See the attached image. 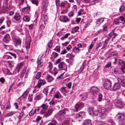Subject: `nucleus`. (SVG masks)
Masks as SVG:
<instances>
[{"label": "nucleus", "mask_w": 125, "mask_h": 125, "mask_svg": "<svg viewBox=\"0 0 125 125\" xmlns=\"http://www.w3.org/2000/svg\"><path fill=\"white\" fill-rule=\"evenodd\" d=\"M30 9V7L28 6L26 7H25L22 9V11L24 12H26L27 10H29Z\"/></svg>", "instance_id": "42"}, {"label": "nucleus", "mask_w": 125, "mask_h": 125, "mask_svg": "<svg viewBox=\"0 0 125 125\" xmlns=\"http://www.w3.org/2000/svg\"><path fill=\"white\" fill-rule=\"evenodd\" d=\"M89 114L92 116L94 115V112L92 109L91 108H88L87 110Z\"/></svg>", "instance_id": "34"}, {"label": "nucleus", "mask_w": 125, "mask_h": 125, "mask_svg": "<svg viewBox=\"0 0 125 125\" xmlns=\"http://www.w3.org/2000/svg\"><path fill=\"white\" fill-rule=\"evenodd\" d=\"M53 43L52 41H50L48 43V46L49 48L51 47Z\"/></svg>", "instance_id": "60"}, {"label": "nucleus", "mask_w": 125, "mask_h": 125, "mask_svg": "<svg viewBox=\"0 0 125 125\" xmlns=\"http://www.w3.org/2000/svg\"><path fill=\"white\" fill-rule=\"evenodd\" d=\"M119 64L123 66V67L125 66V63L124 61L122 60H120L118 62Z\"/></svg>", "instance_id": "38"}, {"label": "nucleus", "mask_w": 125, "mask_h": 125, "mask_svg": "<svg viewBox=\"0 0 125 125\" xmlns=\"http://www.w3.org/2000/svg\"><path fill=\"white\" fill-rule=\"evenodd\" d=\"M73 50L74 51L77 53H79L80 51V49L76 47H74L73 49Z\"/></svg>", "instance_id": "45"}, {"label": "nucleus", "mask_w": 125, "mask_h": 125, "mask_svg": "<svg viewBox=\"0 0 125 125\" xmlns=\"http://www.w3.org/2000/svg\"><path fill=\"white\" fill-rule=\"evenodd\" d=\"M70 35L69 33L66 34L62 36L60 38V40L62 41L64 40L66 38H67L68 36Z\"/></svg>", "instance_id": "26"}, {"label": "nucleus", "mask_w": 125, "mask_h": 125, "mask_svg": "<svg viewBox=\"0 0 125 125\" xmlns=\"http://www.w3.org/2000/svg\"><path fill=\"white\" fill-rule=\"evenodd\" d=\"M52 71H53V74L55 75H56L58 72V70L56 67H54V68L53 70Z\"/></svg>", "instance_id": "43"}, {"label": "nucleus", "mask_w": 125, "mask_h": 125, "mask_svg": "<svg viewBox=\"0 0 125 125\" xmlns=\"http://www.w3.org/2000/svg\"><path fill=\"white\" fill-rule=\"evenodd\" d=\"M14 113L12 112H11L10 113H7L6 115V116L7 117L10 116L11 115H13Z\"/></svg>", "instance_id": "57"}, {"label": "nucleus", "mask_w": 125, "mask_h": 125, "mask_svg": "<svg viewBox=\"0 0 125 125\" xmlns=\"http://www.w3.org/2000/svg\"><path fill=\"white\" fill-rule=\"evenodd\" d=\"M58 67L59 69H65L64 67H65L66 68H67L65 64L63 62H62L60 63L58 65Z\"/></svg>", "instance_id": "13"}, {"label": "nucleus", "mask_w": 125, "mask_h": 125, "mask_svg": "<svg viewBox=\"0 0 125 125\" xmlns=\"http://www.w3.org/2000/svg\"><path fill=\"white\" fill-rule=\"evenodd\" d=\"M111 62H107L106 65L105 66V68H108L111 67Z\"/></svg>", "instance_id": "48"}, {"label": "nucleus", "mask_w": 125, "mask_h": 125, "mask_svg": "<svg viewBox=\"0 0 125 125\" xmlns=\"http://www.w3.org/2000/svg\"><path fill=\"white\" fill-rule=\"evenodd\" d=\"M41 72H38L36 74L35 78L37 79H39L41 76Z\"/></svg>", "instance_id": "41"}, {"label": "nucleus", "mask_w": 125, "mask_h": 125, "mask_svg": "<svg viewBox=\"0 0 125 125\" xmlns=\"http://www.w3.org/2000/svg\"><path fill=\"white\" fill-rule=\"evenodd\" d=\"M107 111V110L104 107H103L101 115H104V114H105V113Z\"/></svg>", "instance_id": "50"}, {"label": "nucleus", "mask_w": 125, "mask_h": 125, "mask_svg": "<svg viewBox=\"0 0 125 125\" xmlns=\"http://www.w3.org/2000/svg\"><path fill=\"white\" fill-rule=\"evenodd\" d=\"M92 21V20L90 19L88 20V23L85 24V27H87L89 26L90 25V23L89 22H91Z\"/></svg>", "instance_id": "61"}, {"label": "nucleus", "mask_w": 125, "mask_h": 125, "mask_svg": "<svg viewBox=\"0 0 125 125\" xmlns=\"http://www.w3.org/2000/svg\"><path fill=\"white\" fill-rule=\"evenodd\" d=\"M6 71L7 73V74L8 75H11L13 74L14 73L13 72H10V70L8 69H6L5 70Z\"/></svg>", "instance_id": "49"}, {"label": "nucleus", "mask_w": 125, "mask_h": 125, "mask_svg": "<svg viewBox=\"0 0 125 125\" xmlns=\"http://www.w3.org/2000/svg\"><path fill=\"white\" fill-rule=\"evenodd\" d=\"M8 7L6 8L4 7H2L1 8L2 12L4 13H5L7 11V9Z\"/></svg>", "instance_id": "44"}, {"label": "nucleus", "mask_w": 125, "mask_h": 125, "mask_svg": "<svg viewBox=\"0 0 125 125\" xmlns=\"http://www.w3.org/2000/svg\"><path fill=\"white\" fill-rule=\"evenodd\" d=\"M83 125H91V121L90 120H87L84 121Z\"/></svg>", "instance_id": "32"}, {"label": "nucleus", "mask_w": 125, "mask_h": 125, "mask_svg": "<svg viewBox=\"0 0 125 125\" xmlns=\"http://www.w3.org/2000/svg\"><path fill=\"white\" fill-rule=\"evenodd\" d=\"M85 113L84 112H79L77 115V117H83L85 116Z\"/></svg>", "instance_id": "28"}, {"label": "nucleus", "mask_w": 125, "mask_h": 125, "mask_svg": "<svg viewBox=\"0 0 125 125\" xmlns=\"http://www.w3.org/2000/svg\"><path fill=\"white\" fill-rule=\"evenodd\" d=\"M104 21V19L103 18H101L98 19L97 20L96 22L97 26H99Z\"/></svg>", "instance_id": "20"}, {"label": "nucleus", "mask_w": 125, "mask_h": 125, "mask_svg": "<svg viewBox=\"0 0 125 125\" xmlns=\"http://www.w3.org/2000/svg\"><path fill=\"white\" fill-rule=\"evenodd\" d=\"M29 89V88L27 89L24 93L20 97V98L22 99H24L27 96L28 94Z\"/></svg>", "instance_id": "15"}, {"label": "nucleus", "mask_w": 125, "mask_h": 125, "mask_svg": "<svg viewBox=\"0 0 125 125\" xmlns=\"http://www.w3.org/2000/svg\"><path fill=\"white\" fill-rule=\"evenodd\" d=\"M32 94H30L29 95L28 99V101L29 102H32Z\"/></svg>", "instance_id": "46"}, {"label": "nucleus", "mask_w": 125, "mask_h": 125, "mask_svg": "<svg viewBox=\"0 0 125 125\" xmlns=\"http://www.w3.org/2000/svg\"><path fill=\"white\" fill-rule=\"evenodd\" d=\"M26 69V67H24L23 68L20 76V77L21 79L22 78H23V76H24V74H25Z\"/></svg>", "instance_id": "30"}, {"label": "nucleus", "mask_w": 125, "mask_h": 125, "mask_svg": "<svg viewBox=\"0 0 125 125\" xmlns=\"http://www.w3.org/2000/svg\"><path fill=\"white\" fill-rule=\"evenodd\" d=\"M74 15V12L72 11L69 13L68 14V16L70 17H72Z\"/></svg>", "instance_id": "53"}, {"label": "nucleus", "mask_w": 125, "mask_h": 125, "mask_svg": "<svg viewBox=\"0 0 125 125\" xmlns=\"http://www.w3.org/2000/svg\"><path fill=\"white\" fill-rule=\"evenodd\" d=\"M116 116L117 117H124L125 116V114L121 113H118Z\"/></svg>", "instance_id": "39"}, {"label": "nucleus", "mask_w": 125, "mask_h": 125, "mask_svg": "<svg viewBox=\"0 0 125 125\" xmlns=\"http://www.w3.org/2000/svg\"><path fill=\"white\" fill-rule=\"evenodd\" d=\"M32 3L35 4L36 6H37L38 4V2L37 0H31V1Z\"/></svg>", "instance_id": "47"}, {"label": "nucleus", "mask_w": 125, "mask_h": 125, "mask_svg": "<svg viewBox=\"0 0 125 125\" xmlns=\"http://www.w3.org/2000/svg\"><path fill=\"white\" fill-rule=\"evenodd\" d=\"M23 20L24 21L28 22L30 21V18L29 16L26 15L23 17Z\"/></svg>", "instance_id": "23"}, {"label": "nucleus", "mask_w": 125, "mask_h": 125, "mask_svg": "<svg viewBox=\"0 0 125 125\" xmlns=\"http://www.w3.org/2000/svg\"><path fill=\"white\" fill-rule=\"evenodd\" d=\"M65 111L64 110H62L60 111L58 114V115L63 116L65 115Z\"/></svg>", "instance_id": "24"}, {"label": "nucleus", "mask_w": 125, "mask_h": 125, "mask_svg": "<svg viewBox=\"0 0 125 125\" xmlns=\"http://www.w3.org/2000/svg\"><path fill=\"white\" fill-rule=\"evenodd\" d=\"M23 66V62L18 64L17 66V69L18 72H19L20 69L21 68V67H22Z\"/></svg>", "instance_id": "31"}, {"label": "nucleus", "mask_w": 125, "mask_h": 125, "mask_svg": "<svg viewBox=\"0 0 125 125\" xmlns=\"http://www.w3.org/2000/svg\"><path fill=\"white\" fill-rule=\"evenodd\" d=\"M102 95L101 94H100L98 95V101L100 102L102 100Z\"/></svg>", "instance_id": "54"}, {"label": "nucleus", "mask_w": 125, "mask_h": 125, "mask_svg": "<svg viewBox=\"0 0 125 125\" xmlns=\"http://www.w3.org/2000/svg\"><path fill=\"white\" fill-rule=\"evenodd\" d=\"M79 96L81 97V99L82 101H84L87 98V95L85 94H80Z\"/></svg>", "instance_id": "27"}, {"label": "nucleus", "mask_w": 125, "mask_h": 125, "mask_svg": "<svg viewBox=\"0 0 125 125\" xmlns=\"http://www.w3.org/2000/svg\"><path fill=\"white\" fill-rule=\"evenodd\" d=\"M53 67L52 65L50 64L49 65V66L48 67L49 69V72L52 74L53 73V71H52V69Z\"/></svg>", "instance_id": "37"}, {"label": "nucleus", "mask_w": 125, "mask_h": 125, "mask_svg": "<svg viewBox=\"0 0 125 125\" xmlns=\"http://www.w3.org/2000/svg\"><path fill=\"white\" fill-rule=\"evenodd\" d=\"M110 72L112 73H115L116 75H119L121 74L119 72V69L117 68H113L111 70Z\"/></svg>", "instance_id": "6"}, {"label": "nucleus", "mask_w": 125, "mask_h": 125, "mask_svg": "<svg viewBox=\"0 0 125 125\" xmlns=\"http://www.w3.org/2000/svg\"><path fill=\"white\" fill-rule=\"evenodd\" d=\"M20 18L21 16L20 14L17 13H15L13 18V19L16 21H20Z\"/></svg>", "instance_id": "16"}, {"label": "nucleus", "mask_w": 125, "mask_h": 125, "mask_svg": "<svg viewBox=\"0 0 125 125\" xmlns=\"http://www.w3.org/2000/svg\"><path fill=\"white\" fill-rule=\"evenodd\" d=\"M36 111V109H35L34 110H32L29 113V115L30 116H32L34 114H35Z\"/></svg>", "instance_id": "33"}, {"label": "nucleus", "mask_w": 125, "mask_h": 125, "mask_svg": "<svg viewBox=\"0 0 125 125\" xmlns=\"http://www.w3.org/2000/svg\"><path fill=\"white\" fill-rule=\"evenodd\" d=\"M108 39H106L104 42L98 43L96 47V48L98 49L101 47L100 49H102L105 48L107 45V44L108 42Z\"/></svg>", "instance_id": "4"}, {"label": "nucleus", "mask_w": 125, "mask_h": 125, "mask_svg": "<svg viewBox=\"0 0 125 125\" xmlns=\"http://www.w3.org/2000/svg\"><path fill=\"white\" fill-rule=\"evenodd\" d=\"M84 104L82 102H78L75 106L76 111L78 112L84 106Z\"/></svg>", "instance_id": "5"}, {"label": "nucleus", "mask_w": 125, "mask_h": 125, "mask_svg": "<svg viewBox=\"0 0 125 125\" xmlns=\"http://www.w3.org/2000/svg\"><path fill=\"white\" fill-rule=\"evenodd\" d=\"M48 2L47 0L43 1L42 3L43 6V10H46L47 9L48 6Z\"/></svg>", "instance_id": "14"}, {"label": "nucleus", "mask_w": 125, "mask_h": 125, "mask_svg": "<svg viewBox=\"0 0 125 125\" xmlns=\"http://www.w3.org/2000/svg\"><path fill=\"white\" fill-rule=\"evenodd\" d=\"M53 110V109L52 108L49 109L45 115V116L46 117H48L51 115Z\"/></svg>", "instance_id": "17"}, {"label": "nucleus", "mask_w": 125, "mask_h": 125, "mask_svg": "<svg viewBox=\"0 0 125 125\" xmlns=\"http://www.w3.org/2000/svg\"><path fill=\"white\" fill-rule=\"evenodd\" d=\"M41 107L43 109L45 110H46L48 109V106L47 105L44 104H42L41 106Z\"/></svg>", "instance_id": "40"}, {"label": "nucleus", "mask_w": 125, "mask_h": 125, "mask_svg": "<svg viewBox=\"0 0 125 125\" xmlns=\"http://www.w3.org/2000/svg\"><path fill=\"white\" fill-rule=\"evenodd\" d=\"M60 90L61 92L64 94L67 93L69 91L67 87L64 86L62 87L60 89Z\"/></svg>", "instance_id": "7"}, {"label": "nucleus", "mask_w": 125, "mask_h": 125, "mask_svg": "<svg viewBox=\"0 0 125 125\" xmlns=\"http://www.w3.org/2000/svg\"><path fill=\"white\" fill-rule=\"evenodd\" d=\"M59 20L62 22H66L68 21L69 19L66 16H60Z\"/></svg>", "instance_id": "9"}, {"label": "nucleus", "mask_w": 125, "mask_h": 125, "mask_svg": "<svg viewBox=\"0 0 125 125\" xmlns=\"http://www.w3.org/2000/svg\"><path fill=\"white\" fill-rule=\"evenodd\" d=\"M107 28L106 25H104L103 26V31L104 32L107 30Z\"/></svg>", "instance_id": "59"}, {"label": "nucleus", "mask_w": 125, "mask_h": 125, "mask_svg": "<svg viewBox=\"0 0 125 125\" xmlns=\"http://www.w3.org/2000/svg\"><path fill=\"white\" fill-rule=\"evenodd\" d=\"M46 83V82L44 79H40L39 80L37 84L41 87L42 85H43Z\"/></svg>", "instance_id": "12"}, {"label": "nucleus", "mask_w": 125, "mask_h": 125, "mask_svg": "<svg viewBox=\"0 0 125 125\" xmlns=\"http://www.w3.org/2000/svg\"><path fill=\"white\" fill-rule=\"evenodd\" d=\"M8 63L10 66L11 67H13L14 66V64L13 61H9Z\"/></svg>", "instance_id": "52"}, {"label": "nucleus", "mask_w": 125, "mask_h": 125, "mask_svg": "<svg viewBox=\"0 0 125 125\" xmlns=\"http://www.w3.org/2000/svg\"><path fill=\"white\" fill-rule=\"evenodd\" d=\"M119 76L118 75L117 76V78L118 82L120 83L123 87H125V77L122 75Z\"/></svg>", "instance_id": "3"}, {"label": "nucleus", "mask_w": 125, "mask_h": 125, "mask_svg": "<svg viewBox=\"0 0 125 125\" xmlns=\"http://www.w3.org/2000/svg\"><path fill=\"white\" fill-rule=\"evenodd\" d=\"M117 53V52L116 51H114V52H112L108 56V58L109 59H110L111 58L116 55Z\"/></svg>", "instance_id": "29"}, {"label": "nucleus", "mask_w": 125, "mask_h": 125, "mask_svg": "<svg viewBox=\"0 0 125 125\" xmlns=\"http://www.w3.org/2000/svg\"><path fill=\"white\" fill-rule=\"evenodd\" d=\"M54 99H53L50 102L49 104L50 105H53L55 104L56 102L53 101Z\"/></svg>", "instance_id": "63"}, {"label": "nucleus", "mask_w": 125, "mask_h": 125, "mask_svg": "<svg viewBox=\"0 0 125 125\" xmlns=\"http://www.w3.org/2000/svg\"><path fill=\"white\" fill-rule=\"evenodd\" d=\"M125 9V7L123 6H121L119 9V12H122Z\"/></svg>", "instance_id": "51"}, {"label": "nucleus", "mask_w": 125, "mask_h": 125, "mask_svg": "<svg viewBox=\"0 0 125 125\" xmlns=\"http://www.w3.org/2000/svg\"><path fill=\"white\" fill-rule=\"evenodd\" d=\"M11 108V105L10 104L8 103L7 104L6 107V110H8L10 109Z\"/></svg>", "instance_id": "58"}, {"label": "nucleus", "mask_w": 125, "mask_h": 125, "mask_svg": "<svg viewBox=\"0 0 125 125\" xmlns=\"http://www.w3.org/2000/svg\"><path fill=\"white\" fill-rule=\"evenodd\" d=\"M124 105V103H122L120 101L117 100H116V106L117 108L121 109L123 107Z\"/></svg>", "instance_id": "10"}, {"label": "nucleus", "mask_w": 125, "mask_h": 125, "mask_svg": "<svg viewBox=\"0 0 125 125\" xmlns=\"http://www.w3.org/2000/svg\"><path fill=\"white\" fill-rule=\"evenodd\" d=\"M62 125H69V121L67 120L65 121L62 123Z\"/></svg>", "instance_id": "56"}, {"label": "nucleus", "mask_w": 125, "mask_h": 125, "mask_svg": "<svg viewBox=\"0 0 125 125\" xmlns=\"http://www.w3.org/2000/svg\"><path fill=\"white\" fill-rule=\"evenodd\" d=\"M26 116L24 114V113L22 112H21L20 114L19 117H26Z\"/></svg>", "instance_id": "62"}, {"label": "nucleus", "mask_w": 125, "mask_h": 125, "mask_svg": "<svg viewBox=\"0 0 125 125\" xmlns=\"http://www.w3.org/2000/svg\"><path fill=\"white\" fill-rule=\"evenodd\" d=\"M91 92L93 93L94 95L96 94L99 92V89L97 87H92L91 88Z\"/></svg>", "instance_id": "8"}, {"label": "nucleus", "mask_w": 125, "mask_h": 125, "mask_svg": "<svg viewBox=\"0 0 125 125\" xmlns=\"http://www.w3.org/2000/svg\"><path fill=\"white\" fill-rule=\"evenodd\" d=\"M42 95L41 93L37 94L35 98V100H40L42 99Z\"/></svg>", "instance_id": "18"}, {"label": "nucleus", "mask_w": 125, "mask_h": 125, "mask_svg": "<svg viewBox=\"0 0 125 125\" xmlns=\"http://www.w3.org/2000/svg\"><path fill=\"white\" fill-rule=\"evenodd\" d=\"M15 44L17 45H20L21 43V41L20 39L18 38H15L14 40Z\"/></svg>", "instance_id": "22"}, {"label": "nucleus", "mask_w": 125, "mask_h": 125, "mask_svg": "<svg viewBox=\"0 0 125 125\" xmlns=\"http://www.w3.org/2000/svg\"><path fill=\"white\" fill-rule=\"evenodd\" d=\"M10 40V36L8 34H6L4 37V40L6 42H8Z\"/></svg>", "instance_id": "21"}, {"label": "nucleus", "mask_w": 125, "mask_h": 125, "mask_svg": "<svg viewBox=\"0 0 125 125\" xmlns=\"http://www.w3.org/2000/svg\"><path fill=\"white\" fill-rule=\"evenodd\" d=\"M75 57V55L72 54H70V56L69 57V59L70 60H73V58Z\"/></svg>", "instance_id": "55"}, {"label": "nucleus", "mask_w": 125, "mask_h": 125, "mask_svg": "<svg viewBox=\"0 0 125 125\" xmlns=\"http://www.w3.org/2000/svg\"><path fill=\"white\" fill-rule=\"evenodd\" d=\"M30 42H27L26 44V48L28 49L30 48Z\"/></svg>", "instance_id": "64"}, {"label": "nucleus", "mask_w": 125, "mask_h": 125, "mask_svg": "<svg viewBox=\"0 0 125 125\" xmlns=\"http://www.w3.org/2000/svg\"><path fill=\"white\" fill-rule=\"evenodd\" d=\"M120 87V86L119 83H115L113 86V90L114 91H116L119 89Z\"/></svg>", "instance_id": "19"}, {"label": "nucleus", "mask_w": 125, "mask_h": 125, "mask_svg": "<svg viewBox=\"0 0 125 125\" xmlns=\"http://www.w3.org/2000/svg\"><path fill=\"white\" fill-rule=\"evenodd\" d=\"M57 123L56 121L55 120H54L49 123L47 125H55L57 124Z\"/></svg>", "instance_id": "35"}, {"label": "nucleus", "mask_w": 125, "mask_h": 125, "mask_svg": "<svg viewBox=\"0 0 125 125\" xmlns=\"http://www.w3.org/2000/svg\"><path fill=\"white\" fill-rule=\"evenodd\" d=\"M118 34L116 32L115 29L108 34V36L106 39H108V41L109 42V40L110 39L112 38L111 41H113L114 39H115L116 37L118 36Z\"/></svg>", "instance_id": "1"}, {"label": "nucleus", "mask_w": 125, "mask_h": 125, "mask_svg": "<svg viewBox=\"0 0 125 125\" xmlns=\"http://www.w3.org/2000/svg\"><path fill=\"white\" fill-rule=\"evenodd\" d=\"M103 85L105 89L108 90L110 89L112 83L110 80L106 79L104 82Z\"/></svg>", "instance_id": "2"}, {"label": "nucleus", "mask_w": 125, "mask_h": 125, "mask_svg": "<svg viewBox=\"0 0 125 125\" xmlns=\"http://www.w3.org/2000/svg\"><path fill=\"white\" fill-rule=\"evenodd\" d=\"M45 79L48 82H51L54 80V78L50 74H47L45 77Z\"/></svg>", "instance_id": "11"}, {"label": "nucleus", "mask_w": 125, "mask_h": 125, "mask_svg": "<svg viewBox=\"0 0 125 125\" xmlns=\"http://www.w3.org/2000/svg\"><path fill=\"white\" fill-rule=\"evenodd\" d=\"M37 62L38 64L37 68L38 69L40 68L43 65V62L39 60L38 59Z\"/></svg>", "instance_id": "25"}, {"label": "nucleus", "mask_w": 125, "mask_h": 125, "mask_svg": "<svg viewBox=\"0 0 125 125\" xmlns=\"http://www.w3.org/2000/svg\"><path fill=\"white\" fill-rule=\"evenodd\" d=\"M40 87H41L37 84V85L35 87L33 91V92L34 91L37 92L38 91Z\"/></svg>", "instance_id": "36"}]
</instances>
